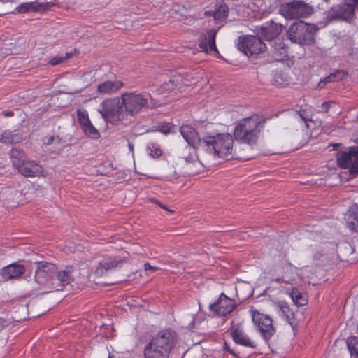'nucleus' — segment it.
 Wrapping results in <instances>:
<instances>
[{
  "mask_svg": "<svg viewBox=\"0 0 358 358\" xmlns=\"http://www.w3.org/2000/svg\"><path fill=\"white\" fill-rule=\"evenodd\" d=\"M36 264L34 280L45 292L62 291L73 281L72 266L58 269L56 264L45 261L36 262Z\"/></svg>",
  "mask_w": 358,
  "mask_h": 358,
  "instance_id": "1",
  "label": "nucleus"
},
{
  "mask_svg": "<svg viewBox=\"0 0 358 358\" xmlns=\"http://www.w3.org/2000/svg\"><path fill=\"white\" fill-rule=\"evenodd\" d=\"M265 122L266 119L257 114L240 120L234 129V139L250 146L257 145Z\"/></svg>",
  "mask_w": 358,
  "mask_h": 358,
  "instance_id": "2",
  "label": "nucleus"
},
{
  "mask_svg": "<svg viewBox=\"0 0 358 358\" xmlns=\"http://www.w3.org/2000/svg\"><path fill=\"white\" fill-rule=\"evenodd\" d=\"M177 341L176 332L171 329L159 331L152 337L143 350L145 358H169Z\"/></svg>",
  "mask_w": 358,
  "mask_h": 358,
  "instance_id": "3",
  "label": "nucleus"
},
{
  "mask_svg": "<svg viewBox=\"0 0 358 358\" xmlns=\"http://www.w3.org/2000/svg\"><path fill=\"white\" fill-rule=\"evenodd\" d=\"M10 157L13 166L20 174L27 178L45 177L43 166L36 161L27 159L22 150L12 148Z\"/></svg>",
  "mask_w": 358,
  "mask_h": 358,
  "instance_id": "4",
  "label": "nucleus"
},
{
  "mask_svg": "<svg viewBox=\"0 0 358 358\" xmlns=\"http://www.w3.org/2000/svg\"><path fill=\"white\" fill-rule=\"evenodd\" d=\"M203 150L220 157L231 154L234 138L228 133L218 134L215 136L206 135L203 136Z\"/></svg>",
  "mask_w": 358,
  "mask_h": 358,
  "instance_id": "5",
  "label": "nucleus"
},
{
  "mask_svg": "<svg viewBox=\"0 0 358 358\" xmlns=\"http://www.w3.org/2000/svg\"><path fill=\"white\" fill-rule=\"evenodd\" d=\"M318 28L316 25L303 21L292 23L287 30V38L293 43L304 45L315 43Z\"/></svg>",
  "mask_w": 358,
  "mask_h": 358,
  "instance_id": "6",
  "label": "nucleus"
},
{
  "mask_svg": "<svg viewBox=\"0 0 358 358\" xmlns=\"http://www.w3.org/2000/svg\"><path fill=\"white\" fill-rule=\"evenodd\" d=\"M99 112L106 121L113 124H116L127 117L121 96L103 101Z\"/></svg>",
  "mask_w": 358,
  "mask_h": 358,
  "instance_id": "7",
  "label": "nucleus"
},
{
  "mask_svg": "<svg viewBox=\"0 0 358 358\" xmlns=\"http://www.w3.org/2000/svg\"><path fill=\"white\" fill-rule=\"evenodd\" d=\"M121 97L127 117H135L148 107V99L145 94L128 91L122 93Z\"/></svg>",
  "mask_w": 358,
  "mask_h": 358,
  "instance_id": "8",
  "label": "nucleus"
},
{
  "mask_svg": "<svg viewBox=\"0 0 358 358\" xmlns=\"http://www.w3.org/2000/svg\"><path fill=\"white\" fill-rule=\"evenodd\" d=\"M196 83V80L189 73H176L168 80H165L157 88L159 94L182 92L187 86Z\"/></svg>",
  "mask_w": 358,
  "mask_h": 358,
  "instance_id": "9",
  "label": "nucleus"
},
{
  "mask_svg": "<svg viewBox=\"0 0 358 358\" xmlns=\"http://www.w3.org/2000/svg\"><path fill=\"white\" fill-rule=\"evenodd\" d=\"M279 10L287 19L307 17L313 13L312 8L302 1H294L282 4Z\"/></svg>",
  "mask_w": 358,
  "mask_h": 358,
  "instance_id": "10",
  "label": "nucleus"
},
{
  "mask_svg": "<svg viewBox=\"0 0 358 358\" xmlns=\"http://www.w3.org/2000/svg\"><path fill=\"white\" fill-rule=\"evenodd\" d=\"M337 165L343 169H348L351 176L358 173V146L349 148L348 151H341L336 154Z\"/></svg>",
  "mask_w": 358,
  "mask_h": 358,
  "instance_id": "11",
  "label": "nucleus"
},
{
  "mask_svg": "<svg viewBox=\"0 0 358 358\" xmlns=\"http://www.w3.org/2000/svg\"><path fill=\"white\" fill-rule=\"evenodd\" d=\"M238 48L245 55L253 56L264 52L266 45L259 37L250 35L239 38Z\"/></svg>",
  "mask_w": 358,
  "mask_h": 358,
  "instance_id": "12",
  "label": "nucleus"
},
{
  "mask_svg": "<svg viewBox=\"0 0 358 358\" xmlns=\"http://www.w3.org/2000/svg\"><path fill=\"white\" fill-rule=\"evenodd\" d=\"M252 317V321L262 338L268 343L275 332L272 319L268 315L260 313L259 311H254Z\"/></svg>",
  "mask_w": 358,
  "mask_h": 358,
  "instance_id": "13",
  "label": "nucleus"
},
{
  "mask_svg": "<svg viewBox=\"0 0 358 358\" xmlns=\"http://www.w3.org/2000/svg\"><path fill=\"white\" fill-rule=\"evenodd\" d=\"M236 307V301L228 297L224 293H221L218 299L210 304L209 308L211 311L220 316H225L234 311Z\"/></svg>",
  "mask_w": 358,
  "mask_h": 358,
  "instance_id": "14",
  "label": "nucleus"
},
{
  "mask_svg": "<svg viewBox=\"0 0 358 358\" xmlns=\"http://www.w3.org/2000/svg\"><path fill=\"white\" fill-rule=\"evenodd\" d=\"M358 7V0H342V4L335 6L332 10L339 19L350 21L355 17V10Z\"/></svg>",
  "mask_w": 358,
  "mask_h": 358,
  "instance_id": "15",
  "label": "nucleus"
},
{
  "mask_svg": "<svg viewBox=\"0 0 358 358\" xmlns=\"http://www.w3.org/2000/svg\"><path fill=\"white\" fill-rule=\"evenodd\" d=\"M216 36L217 30L214 29H208L202 33L199 37V48L207 54H213V52L219 54L215 44Z\"/></svg>",
  "mask_w": 358,
  "mask_h": 358,
  "instance_id": "16",
  "label": "nucleus"
},
{
  "mask_svg": "<svg viewBox=\"0 0 358 358\" xmlns=\"http://www.w3.org/2000/svg\"><path fill=\"white\" fill-rule=\"evenodd\" d=\"M180 132L189 145L193 148L194 152L196 149L203 150L202 138H199L197 131L189 125H182L180 128Z\"/></svg>",
  "mask_w": 358,
  "mask_h": 358,
  "instance_id": "17",
  "label": "nucleus"
},
{
  "mask_svg": "<svg viewBox=\"0 0 358 358\" xmlns=\"http://www.w3.org/2000/svg\"><path fill=\"white\" fill-rule=\"evenodd\" d=\"M230 335L234 341L238 345L250 348L252 349L256 348V345L245 333L243 327L241 324L238 323L232 324L229 330Z\"/></svg>",
  "mask_w": 358,
  "mask_h": 358,
  "instance_id": "18",
  "label": "nucleus"
},
{
  "mask_svg": "<svg viewBox=\"0 0 358 358\" xmlns=\"http://www.w3.org/2000/svg\"><path fill=\"white\" fill-rule=\"evenodd\" d=\"M283 30L281 24L273 21L266 22L261 28L262 35L268 41L277 38Z\"/></svg>",
  "mask_w": 358,
  "mask_h": 358,
  "instance_id": "19",
  "label": "nucleus"
},
{
  "mask_svg": "<svg viewBox=\"0 0 358 358\" xmlns=\"http://www.w3.org/2000/svg\"><path fill=\"white\" fill-rule=\"evenodd\" d=\"M24 272L25 268L23 265L14 263L3 267L1 269L0 275L4 280H8L20 278Z\"/></svg>",
  "mask_w": 358,
  "mask_h": 358,
  "instance_id": "20",
  "label": "nucleus"
},
{
  "mask_svg": "<svg viewBox=\"0 0 358 358\" xmlns=\"http://www.w3.org/2000/svg\"><path fill=\"white\" fill-rule=\"evenodd\" d=\"M124 85L120 80H108L98 85L96 92L99 94H113L120 91Z\"/></svg>",
  "mask_w": 358,
  "mask_h": 358,
  "instance_id": "21",
  "label": "nucleus"
},
{
  "mask_svg": "<svg viewBox=\"0 0 358 358\" xmlns=\"http://www.w3.org/2000/svg\"><path fill=\"white\" fill-rule=\"evenodd\" d=\"M124 262H126V259L124 258L108 257L99 263L97 271H100L101 274H103L110 270L120 268Z\"/></svg>",
  "mask_w": 358,
  "mask_h": 358,
  "instance_id": "22",
  "label": "nucleus"
},
{
  "mask_svg": "<svg viewBox=\"0 0 358 358\" xmlns=\"http://www.w3.org/2000/svg\"><path fill=\"white\" fill-rule=\"evenodd\" d=\"M346 224L348 228L355 232H358V204H352L345 214Z\"/></svg>",
  "mask_w": 358,
  "mask_h": 358,
  "instance_id": "23",
  "label": "nucleus"
},
{
  "mask_svg": "<svg viewBox=\"0 0 358 358\" xmlns=\"http://www.w3.org/2000/svg\"><path fill=\"white\" fill-rule=\"evenodd\" d=\"M22 136L19 133H16V131H5L0 136V142L4 144H13L17 143L22 141Z\"/></svg>",
  "mask_w": 358,
  "mask_h": 358,
  "instance_id": "24",
  "label": "nucleus"
},
{
  "mask_svg": "<svg viewBox=\"0 0 358 358\" xmlns=\"http://www.w3.org/2000/svg\"><path fill=\"white\" fill-rule=\"evenodd\" d=\"M273 57L277 60H283L287 57V48L282 41L275 42L273 45Z\"/></svg>",
  "mask_w": 358,
  "mask_h": 358,
  "instance_id": "25",
  "label": "nucleus"
},
{
  "mask_svg": "<svg viewBox=\"0 0 358 358\" xmlns=\"http://www.w3.org/2000/svg\"><path fill=\"white\" fill-rule=\"evenodd\" d=\"M228 14L229 8L225 3H221L220 5L217 6V8L213 12V15L217 22H222L224 21L228 17Z\"/></svg>",
  "mask_w": 358,
  "mask_h": 358,
  "instance_id": "26",
  "label": "nucleus"
},
{
  "mask_svg": "<svg viewBox=\"0 0 358 358\" xmlns=\"http://www.w3.org/2000/svg\"><path fill=\"white\" fill-rule=\"evenodd\" d=\"M289 295L293 302L296 306H302L307 303L308 300L306 295L296 287L292 289Z\"/></svg>",
  "mask_w": 358,
  "mask_h": 358,
  "instance_id": "27",
  "label": "nucleus"
},
{
  "mask_svg": "<svg viewBox=\"0 0 358 358\" xmlns=\"http://www.w3.org/2000/svg\"><path fill=\"white\" fill-rule=\"evenodd\" d=\"M296 115L298 117L305 123L306 128L309 129L310 127V123H313V113L310 108L306 107L304 109H301L297 112Z\"/></svg>",
  "mask_w": 358,
  "mask_h": 358,
  "instance_id": "28",
  "label": "nucleus"
},
{
  "mask_svg": "<svg viewBox=\"0 0 358 358\" xmlns=\"http://www.w3.org/2000/svg\"><path fill=\"white\" fill-rule=\"evenodd\" d=\"M77 117L83 131L92 124L88 112L85 109H78L77 110Z\"/></svg>",
  "mask_w": 358,
  "mask_h": 358,
  "instance_id": "29",
  "label": "nucleus"
},
{
  "mask_svg": "<svg viewBox=\"0 0 358 358\" xmlns=\"http://www.w3.org/2000/svg\"><path fill=\"white\" fill-rule=\"evenodd\" d=\"M343 76V73L341 71H337L334 73H330L328 76L325 77L322 80H321L318 83V86L320 88H322L324 87L326 83H331V82H335L337 80H339L342 78V76Z\"/></svg>",
  "mask_w": 358,
  "mask_h": 358,
  "instance_id": "30",
  "label": "nucleus"
},
{
  "mask_svg": "<svg viewBox=\"0 0 358 358\" xmlns=\"http://www.w3.org/2000/svg\"><path fill=\"white\" fill-rule=\"evenodd\" d=\"M348 348L352 358H358V340L356 337H350L347 340Z\"/></svg>",
  "mask_w": 358,
  "mask_h": 358,
  "instance_id": "31",
  "label": "nucleus"
},
{
  "mask_svg": "<svg viewBox=\"0 0 358 358\" xmlns=\"http://www.w3.org/2000/svg\"><path fill=\"white\" fill-rule=\"evenodd\" d=\"M280 310L281 311V315L285 320L290 324H292V319L294 317V313L289 308L288 306L284 305L281 306L280 308Z\"/></svg>",
  "mask_w": 358,
  "mask_h": 358,
  "instance_id": "32",
  "label": "nucleus"
},
{
  "mask_svg": "<svg viewBox=\"0 0 358 358\" xmlns=\"http://www.w3.org/2000/svg\"><path fill=\"white\" fill-rule=\"evenodd\" d=\"M84 134L92 139H97L100 137L99 131L92 124H90L86 129L83 130Z\"/></svg>",
  "mask_w": 358,
  "mask_h": 358,
  "instance_id": "33",
  "label": "nucleus"
},
{
  "mask_svg": "<svg viewBox=\"0 0 358 358\" xmlns=\"http://www.w3.org/2000/svg\"><path fill=\"white\" fill-rule=\"evenodd\" d=\"M71 55H72V54H71V53H66V57H59V56L54 57L50 59V61L48 62V64L52 66L60 64L64 62L68 58L71 57Z\"/></svg>",
  "mask_w": 358,
  "mask_h": 358,
  "instance_id": "34",
  "label": "nucleus"
},
{
  "mask_svg": "<svg viewBox=\"0 0 358 358\" xmlns=\"http://www.w3.org/2000/svg\"><path fill=\"white\" fill-rule=\"evenodd\" d=\"M173 129V124L171 123H162L157 126V131L161 133L167 135L172 132Z\"/></svg>",
  "mask_w": 358,
  "mask_h": 358,
  "instance_id": "35",
  "label": "nucleus"
},
{
  "mask_svg": "<svg viewBox=\"0 0 358 358\" xmlns=\"http://www.w3.org/2000/svg\"><path fill=\"white\" fill-rule=\"evenodd\" d=\"M313 259L315 261V264L317 266L321 265L324 262L328 260L327 256L320 251H316L313 255Z\"/></svg>",
  "mask_w": 358,
  "mask_h": 358,
  "instance_id": "36",
  "label": "nucleus"
},
{
  "mask_svg": "<svg viewBox=\"0 0 358 358\" xmlns=\"http://www.w3.org/2000/svg\"><path fill=\"white\" fill-rule=\"evenodd\" d=\"M150 154L153 157H158L162 155V151L158 145L152 144L148 147Z\"/></svg>",
  "mask_w": 358,
  "mask_h": 358,
  "instance_id": "37",
  "label": "nucleus"
},
{
  "mask_svg": "<svg viewBox=\"0 0 358 358\" xmlns=\"http://www.w3.org/2000/svg\"><path fill=\"white\" fill-rule=\"evenodd\" d=\"M27 3L29 11L36 12L40 10L43 8V3L36 1L27 2Z\"/></svg>",
  "mask_w": 358,
  "mask_h": 358,
  "instance_id": "38",
  "label": "nucleus"
},
{
  "mask_svg": "<svg viewBox=\"0 0 358 358\" xmlns=\"http://www.w3.org/2000/svg\"><path fill=\"white\" fill-rule=\"evenodd\" d=\"M334 104V102L332 101H326V102H324L321 106H320V109L319 110V112L320 113H327L329 110V108H331V106Z\"/></svg>",
  "mask_w": 358,
  "mask_h": 358,
  "instance_id": "39",
  "label": "nucleus"
},
{
  "mask_svg": "<svg viewBox=\"0 0 358 358\" xmlns=\"http://www.w3.org/2000/svg\"><path fill=\"white\" fill-rule=\"evenodd\" d=\"M15 10L20 13H25L29 12L27 2L20 3L18 6L15 8Z\"/></svg>",
  "mask_w": 358,
  "mask_h": 358,
  "instance_id": "40",
  "label": "nucleus"
},
{
  "mask_svg": "<svg viewBox=\"0 0 358 358\" xmlns=\"http://www.w3.org/2000/svg\"><path fill=\"white\" fill-rule=\"evenodd\" d=\"M144 269L145 271H157L159 269L158 267L157 266H152L150 265V263L148 262H146L145 264H144Z\"/></svg>",
  "mask_w": 358,
  "mask_h": 358,
  "instance_id": "41",
  "label": "nucleus"
},
{
  "mask_svg": "<svg viewBox=\"0 0 358 358\" xmlns=\"http://www.w3.org/2000/svg\"><path fill=\"white\" fill-rule=\"evenodd\" d=\"M8 324V321L0 317V332Z\"/></svg>",
  "mask_w": 358,
  "mask_h": 358,
  "instance_id": "42",
  "label": "nucleus"
},
{
  "mask_svg": "<svg viewBox=\"0 0 358 358\" xmlns=\"http://www.w3.org/2000/svg\"><path fill=\"white\" fill-rule=\"evenodd\" d=\"M54 139H55V136H49V137L47 138L46 141H45V143L46 145H50V144H52L53 143Z\"/></svg>",
  "mask_w": 358,
  "mask_h": 358,
  "instance_id": "43",
  "label": "nucleus"
},
{
  "mask_svg": "<svg viewBox=\"0 0 358 358\" xmlns=\"http://www.w3.org/2000/svg\"><path fill=\"white\" fill-rule=\"evenodd\" d=\"M2 115L6 117H12L14 115V113L12 111H4L2 113Z\"/></svg>",
  "mask_w": 358,
  "mask_h": 358,
  "instance_id": "44",
  "label": "nucleus"
},
{
  "mask_svg": "<svg viewBox=\"0 0 358 358\" xmlns=\"http://www.w3.org/2000/svg\"><path fill=\"white\" fill-rule=\"evenodd\" d=\"M128 148H129V151L131 152L132 153H134V146L133 143H131L129 141H128Z\"/></svg>",
  "mask_w": 358,
  "mask_h": 358,
  "instance_id": "45",
  "label": "nucleus"
},
{
  "mask_svg": "<svg viewBox=\"0 0 358 358\" xmlns=\"http://www.w3.org/2000/svg\"><path fill=\"white\" fill-rule=\"evenodd\" d=\"M186 160L189 162H195V159L193 156L189 157L188 158L186 159Z\"/></svg>",
  "mask_w": 358,
  "mask_h": 358,
  "instance_id": "46",
  "label": "nucleus"
},
{
  "mask_svg": "<svg viewBox=\"0 0 358 358\" xmlns=\"http://www.w3.org/2000/svg\"><path fill=\"white\" fill-rule=\"evenodd\" d=\"M224 348H226V349H227V350H228L231 354H232V355H234V356H236V355L235 354V352H234L232 350H230V349L229 348V347H228L227 345H225V347H224Z\"/></svg>",
  "mask_w": 358,
  "mask_h": 358,
  "instance_id": "47",
  "label": "nucleus"
},
{
  "mask_svg": "<svg viewBox=\"0 0 358 358\" xmlns=\"http://www.w3.org/2000/svg\"><path fill=\"white\" fill-rule=\"evenodd\" d=\"M161 207L164 209H166V207L163 206H161Z\"/></svg>",
  "mask_w": 358,
  "mask_h": 358,
  "instance_id": "48",
  "label": "nucleus"
},
{
  "mask_svg": "<svg viewBox=\"0 0 358 358\" xmlns=\"http://www.w3.org/2000/svg\"><path fill=\"white\" fill-rule=\"evenodd\" d=\"M289 266L290 267V268H292V265H291L290 264H289Z\"/></svg>",
  "mask_w": 358,
  "mask_h": 358,
  "instance_id": "49",
  "label": "nucleus"
}]
</instances>
